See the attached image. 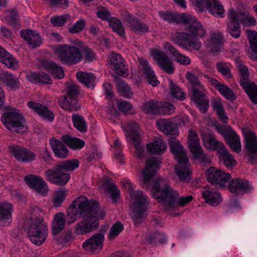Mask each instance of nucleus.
Returning a JSON list of instances; mask_svg holds the SVG:
<instances>
[{"mask_svg": "<svg viewBox=\"0 0 257 257\" xmlns=\"http://www.w3.org/2000/svg\"><path fill=\"white\" fill-rule=\"evenodd\" d=\"M160 162L155 157L148 159L142 171L143 180L146 187L152 188L153 197L161 203L167 210L178 206L184 207L192 199V195L180 197L177 191L169 185L167 180L160 177L152 181L156 172L160 168Z\"/></svg>", "mask_w": 257, "mask_h": 257, "instance_id": "obj_1", "label": "nucleus"}, {"mask_svg": "<svg viewBox=\"0 0 257 257\" xmlns=\"http://www.w3.org/2000/svg\"><path fill=\"white\" fill-rule=\"evenodd\" d=\"M78 215L83 220L76 224L74 232L77 235H84L98 227V220L105 217V212L100 209L96 201L81 196L67 211L68 223H73Z\"/></svg>", "mask_w": 257, "mask_h": 257, "instance_id": "obj_2", "label": "nucleus"}, {"mask_svg": "<svg viewBox=\"0 0 257 257\" xmlns=\"http://www.w3.org/2000/svg\"><path fill=\"white\" fill-rule=\"evenodd\" d=\"M79 164V161L76 159L58 162L44 172L46 179L54 184L64 186L70 179V175L67 172L77 168Z\"/></svg>", "mask_w": 257, "mask_h": 257, "instance_id": "obj_3", "label": "nucleus"}, {"mask_svg": "<svg viewBox=\"0 0 257 257\" xmlns=\"http://www.w3.org/2000/svg\"><path fill=\"white\" fill-rule=\"evenodd\" d=\"M124 187L128 191L133 201V215L132 216L136 225L141 224L144 218L145 212L148 205V196L141 191H135L132 184L128 180L122 182Z\"/></svg>", "mask_w": 257, "mask_h": 257, "instance_id": "obj_4", "label": "nucleus"}, {"mask_svg": "<svg viewBox=\"0 0 257 257\" xmlns=\"http://www.w3.org/2000/svg\"><path fill=\"white\" fill-rule=\"evenodd\" d=\"M186 78L192 85L191 99L195 102L202 113H205L209 108V100L206 97V89L198 78L193 73L188 72Z\"/></svg>", "mask_w": 257, "mask_h": 257, "instance_id": "obj_5", "label": "nucleus"}, {"mask_svg": "<svg viewBox=\"0 0 257 257\" xmlns=\"http://www.w3.org/2000/svg\"><path fill=\"white\" fill-rule=\"evenodd\" d=\"M26 230L31 241L37 245L43 243L48 235L47 226L41 216L31 218L28 221Z\"/></svg>", "mask_w": 257, "mask_h": 257, "instance_id": "obj_6", "label": "nucleus"}, {"mask_svg": "<svg viewBox=\"0 0 257 257\" xmlns=\"http://www.w3.org/2000/svg\"><path fill=\"white\" fill-rule=\"evenodd\" d=\"M74 45H63L57 50V55L62 64L72 66L80 62L83 59L81 46L82 42L77 41Z\"/></svg>", "mask_w": 257, "mask_h": 257, "instance_id": "obj_7", "label": "nucleus"}, {"mask_svg": "<svg viewBox=\"0 0 257 257\" xmlns=\"http://www.w3.org/2000/svg\"><path fill=\"white\" fill-rule=\"evenodd\" d=\"M1 120L4 126L13 132H25V119L20 111L14 107H9L2 115Z\"/></svg>", "mask_w": 257, "mask_h": 257, "instance_id": "obj_8", "label": "nucleus"}, {"mask_svg": "<svg viewBox=\"0 0 257 257\" xmlns=\"http://www.w3.org/2000/svg\"><path fill=\"white\" fill-rule=\"evenodd\" d=\"M244 146L245 150V159L252 165L257 164V137L254 132L249 129L242 131Z\"/></svg>", "mask_w": 257, "mask_h": 257, "instance_id": "obj_9", "label": "nucleus"}, {"mask_svg": "<svg viewBox=\"0 0 257 257\" xmlns=\"http://www.w3.org/2000/svg\"><path fill=\"white\" fill-rule=\"evenodd\" d=\"M171 40L179 47L188 49L198 51L202 45L201 41L197 36H192L186 32H175L171 35Z\"/></svg>", "mask_w": 257, "mask_h": 257, "instance_id": "obj_10", "label": "nucleus"}, {"mask_svg": "<svg viewBox=\"0 0 257 257\" xmlns=\"http://www.w3.org/2000/svg\"><path fill=\"white\" fill-rule=\"evenodd\" d=\"M237 68L240 74L239 83L247 93L251 101L257 104V85L249 79L248 68L243 64H238Z\"/></svg>", "mask_w": 257, "mask_h": 257, "instance_id": "obj_11", "label": "nucleus"}, {"mask_svg": "<svg viewBox=\"0 0 257 257\" xmlns=\"http://www.w3.org/2000/svg\"><path fill=\"white\" fill-rule=\"evenodd\" d=\"M181 18L182 23L190 35L199 38H202L206 35V30L196 18L186 13L182 14Z\"/></svg>", "mask_w": 257, "mask_h": 257, "instance_id": "obj_12", "label": "nucleus"}, {"mask_svg": "<svg viewBox=\"0 0 257 257\" xmlns=\"http://www.w3.org/2000/svg\"><path fill=\"white\" fill-rule=\"evenodd\" d=\"M206 175L207 181L218 188L226 187L231 178L229 173L223 172L214 167H211L207 170Z\"/></svg>", "mask_w": 257, "mask_h": 257, "instance_id": "obj_13", "label": "nucleus"}, {"mask_svg": "<svg viewBox=\"0 0 257 257\" xmlns=\"http://www.w3.org/2000/svg\"><path fill=\"white\" fill-rule=\"evenodd\" d=\"M152 55L162 70L168 74L174 73V64L165 52L161 50H155L152 53Z\"/></svg>", "mask_w": 257, "mask_h": 257, "instance_id": "obj_14", "label": "nucleus"}, {"mask_svg": "<svg viewBox=\"0 0 257 257\" xmlns=\"http://www.w3.org/2000/svg\"><path fill=\"white\" fill-rule=\"evenodd\" d=\"M24 179L30 187L35 189L40 194L45 195L48 193V185L41 177L30 174L26 176Z\"/></svg>", "mask_w": 257, "mask_h": 257, "instance_id": "obj_15", "label": "nucleus"}, {"mask_svg": "<svg viewBox=\"0 0 257 257\" xmlns=\"http://www.w3.org/2000/svg\"><path fill=\"white\" fill-rule=\"evenodd\" d=\"M104 235L101 233H96L87 239L82 245L84 250L96 253L99 252L103 247Z\"/></svg>", "mask_w": 257, "mask_h": 257, "instance_id": "obj_16", "label": "nucleus"}, {"mask_svg": "<svg viewBox=\"0 0 257 257\" xmlns=\"http://www.w3.org/2000/svg\"><path fill=\"white\" fill-rule=\"evenodd\" d=\"M228 187L230 192L235 196L250 192L252 188L248 180L241 178L232 180Z\"/></svg>", "mask_w": 257, "mask_h": 257, "instance_id": "obj_17", "label": "nucleus"}, {"mask_svg": "<svg viewBox=\"0 0 257 257\" xmlns=\"http://www.w3.org/2000/svg\"><path fill=\"white\" fill-rule=\"evenodd\" d=\"M174 166V170L179 180L183 182L188 183L192 178V170L188 160L178 162Z\"/></svg>", "mask_w": 257, "mask_h": 257, "instance_id": "obj_18", "label": "nucleus"}, {"mask_svg": "<svg viewBox=\"0 0 257 257\" xmlns=\"http://www.w3.org/2000/svg\"><path fill=\"white\" fill-rule=\"evenodd\" d=\"M13 156L22 162H31L36 159V154L24 147L13 146L11 147Z\"/></svg>", "mask_w": 257, "mask_h": 257, "instance_id": "obj_19", "label": "nucleus"}, {"mask_svg": "<svg viewBox=\"0 0 257 257\" xmlns=\"http://www.w3.org/2000/svg\"><path fill=\"white\" fill-rule=\"evenodd\" d=\"M168 142L171 152L177 162L188 160L187 153L183 146L175 137L169 139Z\"/></svg>", "mask_w": 257, "mask_h": 257, "instance_id": "obj_20", "label": "nucleus"}, {"mask_svg": "<svg viewBox=\"0 0 257 257\" xmlns=\"http://www.w3.org/2000/svg\"><path fill=\"white\" fill-rule=\"evenodd\" d=\"M234 14V10L230 9L228 10V18L229 22L227 25V32L234 38H238L240 36L241 29L239 21Z\"/></svg>", "mask_w": 257, "mask_h": 257, "instance_id": "obj_21", "label": "nucleus"}, {"mask_svg": "<svg viewBox=\"0 0 257 257\" xmlns=\"http://www.w3.org/2000/svg\"><path fill=\"white\" fill-rule=\"evenodd\" d=\"M125 130L127 132V137L132 141L137 149L140 151L137 155L139 158H141L142 156V153L141 152L142 150H139L138 146L140 139L139 124L133 121H130L126 124Z\"/></svg>", "mask_w": 257, "mask_h": 257, "instance_id": "obj_22", "label": "nucleus"}, {"mask_svg": "<svg viewBox=\"0 0 257 257\" xmlns=\"http://www.w3.org/2000/svg\"><path fill=\"white\" fill-rule=\"evenodd\" d=\"M223 39V34L221 32H211L209 38L206 40V45L212 52L218 53L220 51L222 47Z\"/></svg>", "mask_w": 257, "mask_h": 257, "instance_id": "obj_23", "label": "nucleus"}, {"mask_svg": "<svg viewBox=\"0 0 257 257\" xmlns=\"http://www.w3.org/2000/svg\"><path fill=\"white\" fill-rule=\"evenodd\" d=\"M140 69L143 71L148 83L153 86H156L159 81L155 74V72L151 68L149 62L144 58L139 59Z\"/></svg>", "mask_w": 257, "mask_h": 257, "instance_id": "obj_24", "label": "nucleus"}, {"mask_svg": "<svg viewBox=\"0 0 257 257\" xmlns=\"http://www.w3.org/2000/svg\"><path fill=\"white\" fill-rule=\"evenodd\" d=\"M58 104L63 110L69 112L77 111L81 107V105L76 98H72L66 95L59 97Z\"/></svg>", "mask_w": 257, "mask_h": 257, "instance_id": "obj_25", "label": "nucleus"}, {"mask_svg": "<svg viewBox=\"0 0 257 257\" xmlns=\"http://www.w3.org/2000/svg\"><path fill=\"white\" fill-rule=\"evenodd\" d=\"M27 104L30 108L34 110L43 119H46L49 121H53L54 114L46 106L33 101H28Z\"/></svg>", "mask_w": 257, "mask_h": 257, "instance_id": "obj_26", "label": "nucleus"}, {"mask_svg": "<svg viewBox=\"0 0 257 257\" xmlns=\"http://www.w3.org/2000/svg\"><path fill=\"white\" fill-rule=\"evenodd\" d=\"M49 144L56 157L63 159L68 155V149L60 141L53 137L49 139Z\"/></svg>", "mask_w": 257, "mask_h": 257, "instance_id": "obj_27", "label": "nucleus"}, {"mask_svg": "<svg viewBox=\"0 0 257 257\" xmlns=\"http://www.w3.org/2000/svg\"><path fill=\"white\" fill-rule=\"evenodd\" d=\"M21 37L27 42L32 48H36L40 46L42 40L36 31L30 30H24L21 31Z\"/></svg>", "mask_w": 257, "mask_h": 257, "instance_id": "obj_28", "label": "nucleus"}, {"mask_svg": "<svg viewBox=\"0 0 257 257\" xmlns=\"http://www.w3.org/2000/svg\"><path fill=\"white\" fill-rule=\"evenodd\" d=\"M0 84L6 85L12 89H16L19 87L20 84L16 76L2 69H0Z\"/></svg>", "mask_w": 257, "mask_h": 257, "instance_id": "obj_29", "label": "nucleus"}, {"mask_svg": "<svg viewBox=\"0 0 257 257\" xmlns=\"http://www.w3.org/2000/svg\"><path fill=\"white\" fill-rule=\"evenodd\" d=\"M158 129L166 135L175 136L178 134V129L175 123L166 119H160L156 122Z\"/></svg>", "mask_w": 257, "mask_h": 257, "instance_id": "obj_30", "label": "nucleus"}, {"mask_svg": "<svg viewBox=\"0 0 257 257\" xmlns=\"http://www.w3.org/2000/svg\"><path fill=\"white\" fill-rule=\"evenodd\" d=\"M206 4L205 9H207L215 17L223 18L224 17L225 10L219 0H208Z\"/></svg>", "mask_w": 257, "mask_h": 257, "instance_id": "obj_31", "label": "nucleus"}, {"mask_svg": "<svg viewBox=\"0 0 257 257\" xmlns=\"http://www.w3.org/2000/svg\"><path fill=\"white\" fill-rule=\"evenodd\" d=\"M203 198L205 201L211 206H216L221 201L220 193L213 189L207 187L202 192Z\"/></svg>", "mask_w": 257, "mask_h": 257, "instance_id": "obj_32", "label": "nucleus"}, {"mask_svg": "<svg viewBox=\"0 0 257 257\" xmlns=\"http://www.w3.org/2000/svg\"><path fill=\"white\" fill-rule=\"evenodd\" d=\"M218 153L219 161L225 167L231 169L237 165L236 160L234 159V157L228 152L225 147L221 149Z\"/></svg>", "mask_w": 257, "mask_h": 257, "instance_id": "obj_33", "label": "nucleus"}, {"mask_svg": "<svg viewBox=\"0 0 257 257\" xmlns=\"http://www.w3.org/2000/svg\"><path fill=\"white\" fill-rule=\"evenodd\" d=\"M202 138L205 147L211 150H216L218 153L225 147L222 142L217 140L211 134L203 135Z\"/></svg>", "mask_w": 257, "mask_h": 257, "instance_id": "obj_34", "label": "nucleus"}, {"mask_svg": "<svg viewBox=\"0 0 257 257\" xmlns=\"http://www.w3.org/2000/svg\"><path fill=\"white\" fill-rule=\"evenodd\" d=\"M27 79L34 83L51 84L52 80L50 76L43 72H33L26 75Z\"/></svg>", "mask_w": 257, "mask_h": 257, "instance_id": "obj_35", "label": "nucleus"}, {"mask_svg": "<svg viewBox=\"0 0 257 257\" xmlns=\"http://www.w3.org/2000/svg\"><path fill=\"white\" fill-rule=\"evenodd\" d=\"M43 66L54 77L59 79L64 77V72L62 67L55 62L46 60L43 61Z\"/></svg>", "mask_w": 257, "mask_h": 257, "instance_id": "obj_36", "label": "nucleus"}, {"mask_svg": "<svg viewBox=\"0 0 257 257\" xmlns=\"http://www.w3.org/2000/svg\"><path fill=\"white\" fill-rule=\"evenodd\" d=\"M12 205L6 202H0V222H4L5 225H9L11 221Z\"/></svg>", "mask_w": 257, "mask_h": 257, "instance_id": "obj_37", "label": "nucleus"}, {"mask_svg": "<svg viewBox=\"0 0 257 257\" xmlns=\"http://www.w3.org/2000/svg\"><path fill=\"white\" fill-rule=\"evenodd\" d=\"M167 148L165 142L162 139L158 138L154 142L147 145L148 151L154 155H161L163 154Z\"/></svg>", "mask_w": 257, "mask_h": 257, "instance_id": "obj_38", "label": "nucleus"}, {"mask_svg": "<svg viewBox=\"0 0 257 257\" xmlns=\"http://www.w3.org/2000/svg\"><path fill=\"white\" fill-rule=\"evenodd\" d=\"M165 49L170 53L174 57L176 61L180 64L187 65L191 63L190 59L186 56H185L178 52L174 47L169 43H166L164 46Z\"/></svg>", "mask_w": 257, "mask_h": 257, "instance_id": "obj_39", "label": "nucleus"}, {"mask_svg": "<svg viewBox=\"0 0 257 257\" xmlns=\"http://www.w3.org/2000/svg\"><path fill=\"white\" fill-rule=\"evenodd\" d=\"M234 14L236 17L244 26H251L256 25V20L255 18L249 13L246 12H240L234 10Z\"/></svg>", "mask_w": 257, "mask_h": 257, "instance_id": "obj_40", "label": "nucleus"}, {"mask_svg": "<svg viewBox=\"0 0 257 257\" xmlns=\"http://www.w3.org/2000/svg\"><path fill=\"white\" fill-rule=\"evenodd\" d=\"M225 141L232 150L237 153L241 151V144L239 136L233 131L225 139Z\"/></svg>", "mask_w": 257, "mask_h": 257, "instance_id": "obj_41", "label": "nucleus"}, {"mask_svg": "<svg viewBox=\"0 0 257 257\" xmlns=\"http://www.w3.org/2000/svg\"><path fill=\"white\" fill-rule=\"evenodd\" d=\"M76 77L80 82L83 83L87 87L94 88L95 77L93 74L78 71L76 73Z\"/></svg>", "mask_w": 257, "mask_h": 257, "instance_id": "obj_42", "label": "nucleus"}, {"mask_svg": "<svg viewBox=\"0 0 257 257\" xmlns=\"http://www.w3.org/2000/svg\"><path fill=\"white\" fill-rule=\"evenodd\" d=\"M66 223V216L63 213H58L55 214L53 222V233L54 234H58L65 227Z\"/></svg>", "mask_w": 257, "mask_h": 257, "instance_id": "obj_43", "label": "nucleus"}, {"mask_svg": "<svg viewBox=\"0 0 257 257\" xmlns=\"http://www.w3.org/2000/svg\"><path fill=\"white\" fill-rule=\"evenodd\" d=\"M62 141L70 148L74 150L82 148L85 144L83 141L77 138H71L69 135H63L61 138Z\"/></svg>", "mask_w": 257, "mask_h": 257, "instance_id": "obj_44", "label": "nucleus"}, {"mask_svg": "<svg viewBox=\"0 0 257 257\" xmlns=\"http://www.w3.org/2000/svg\"><path fill=\"white\" fill-rule=\"evenodd\" d=\"M166 241L165 235L160 231L150 233L146 236L145 239L146 243L155 245L158 243H164Z\"/></svg>", "mask_w": 257, "mask_h": 257, "instance_id": "obj_45", "label": "nucleus"}, {"mask_svg": "<svg viewBox=\"0 0 257 257\" xmlns=\"http://www.w3.org/2000/svg\"><path fill=\"white\" fill-rule=\"evenodd\" d=\"M72 121L74 127L81 133H84L87 130V125L84 117L81 114L74 113L72 115Z\"/></svg>", "mask_w": 257, "mask_h": 257, "instance_id": "obj_46", "label": "nucleus"}, {"mask_svg": "<svg viewBox=\"0 0 257 257\" xmlns=\"http://www.w3.org/2000/svg\"><path fill=\"white\" fill-rule=\"evenodd\" d=\"M116 87L121 96L126 98H131L133 97V92L132 89L124 81L118 80L116 82Z\"/></svg>", "mask_w": 257, "mask_h": 257, "instance_id": "obj_47", "label": "nucleus"}, {"mask_svg": "<svg viewBox=\"0 0 257 257\" xmlns=\"http://www.w3.org/2000/svg\"><path fill=\"white\" fill-rule=\"evenodd\" d=\"M158 107L159 101L151 99L143 103L142 110L147 114H159Z\"/></svg>", "mask_w": 257, "mask_h": 257, "instance_id": "obj_48", "label": "nucleus"}, {"mask_svg": "<svg viewBox=\"0 0 257 257\" xmlns=\"http://www.w3.org/2000/svg\"><path fill=\"white\" fill-rule=\"evenodd\" d=\"M212 105L219 119L225 122L228 119V117L226 114L221 100L219 99H214L212 101Z\"/></svg>", "mask_w": 257, "mask_h": 257, "instance_id": "obj_49", "label": "nucleus"}, {"mask_svg": "<svg viewBox=\"0 0 257 257\" xmlns=\"http://www.w3.org/2000/svg\"><path fill=\"white\" fill-rule=\"evenodd\" d=\"M158 14L161 19L164 21H166L169 23H182V14L179 15L177 14H173L172 12L169 11H160Z\"/></svg>", "mask_w": 257, "mask_h": 257, "instance_id": "obj_50", "label": "nucleus"}, {"mask_svg": "<svg viewBox=\"0 0 257 257\" xmlns=\"http://www.w3.org/2000/svg\"><path fill=\"white\" fill-rule=\"evenodd\" d=\"M104 191L108 193L113 203H116L120 198V191L113 183L108 184Z\"/></svg>", "mask_w": 257, "mask_h": 257, "instance_id": "obj_51", "label": "nucleus"}, {"mask_svg": "<svg viewBox=\"0 0 257 257\" xmlns=\"http://www.w3.org/2000/svg\"><path fill=\"white\" fill-rule=\"evenodd\" d=\"M169 89L172 96L178 100H183L185 98V94L183 90L170 79Z\"/></svg>", "mask_w": 257, "mask_h": 257, "instance_id": "obj_52", "label": "nucleus"}, {"mask_svg": "<svg viewBox=\"0 0 257 257\" xmlns=\"http://www.w3.org/2000/svg\"><path fill=\"white\" fill-rule=\"evenodd\" d=\"M108 25L114 32H116L119 36H123L124 34V28L120 21L115 17H111L108 21Z\"/></svg>", "mask_w": 257, "mask_h": 257, "instance_id": "obj_53", "label": "nucleus"}, {"mask_svg": "<svg viewBox=\"0 0 257 257\" xmlns=\"http://www.w3.org/2000/svg\"><path fill=\"white\" fill-rule=\"evenodd\" d=\"M218 91L227 100L232 101L236 99V96L233 90L224 84L218 88Z\"/></svg>", "mask_w": 257, "mask_h": 257, "instance_id": "obj_54", "label": "nucleus"}, {"mask_svg": "<svg viewBox=\"0 0 257 257\" xmlns=\"http://www.w3.org/2000/svg\"><path fill=\"white\" fill-rule=\"evenodd\" d=\"M120 15L121 20L127 24V26L130 27L131 29L139 19L133 14L125 10H121Z\"/></svg>", "mask_w": 257, "mask_h": 257, "instance_id": "obj_55", "label": "nucleus"}, {"mask_svg": "<svg viewBox=\"0 0 257 257\" xmlns=\"http://www.w3.org/2000/svg\"><path fill=\"white\" fill-rule=\"evenodd\" d=\"M159 114H171L174 112L175 107L169 102H159Z\"/></svg>", "mask_w": 257, "mask_h": 257, "instance_id": "obj_56", "label": "nucleus"}, {"mask_svg": "<svg viewBox=\"0 0 257 257\" xmlns=\"http://www.w3.org/2000/svg\"><path fill=\"white\" fill-rule=\"evenodd\" d=\"M67 194V190L64 188L61 189L60 190L56 191L53 199L54 206H60L64 200Z\"/></svg>", "mask_w": 257, "mask_h": 257, "instance_id": "obj_57", "label": "nucleus"}, {"mask_svg": "<svg viewBox=\"0 0 257 257\" xmlns=\"http://www.w3.org/2000/svg\"><path fill=\"white\" fill-rule=\"evenodd\" d=\"M123 229V224L120 222H116L111 227L109 231L108 238L110 240H113Z\"/></svg>", "mask_w": 257, "mask_h": 257, "instance_id": "obj_58", "label": "nucleus"}, {"mask_svg": "<svg viewBox=\"0 0 257 257\" xmlns=\"http://www.w3.org/2000/svg\"><path fill=\"white\" fill-rule=\"evenodd\" d=\"M81 49L83 58L84 57L85 61L91 62L93 60L96 59V54L95 52L87 46L84 45L83 43L82 44H81Z\"/></svg>", "mask_w": 257, "mask_h": 257, "instance_id": "obj_59", "label": "nucleus"}, {"mask_svg": "<svg viewBox=\"0 0 257 257\" xmlns=\"http://www.w3.org/2000/svg\"><path fill=\"white\" fill-rule=\"evenodd\" d=\"M69 18V15L54 16L51 18L50 22L55 27H61L67 22Z\"/></svg>", "mask_w": 257, "mask_h": 257, "instance_id": "obj_60", "label": "nucleus"}, {"mask_svg": "<svg viewBox=\"0 0 257 257\" xmlns=\"http://www.w3.org/2000/svg\"><path fill=\"white\" fill-rule=\"evenodd\" d=\"M246 33L250 43L251 49L253 52L257 53V32L247 30Z\"/></svg>", "mask_w": 257, "mask_h": 257, "instance_id": "obj_61", "label": "nucleus"}, {"mask_svg": "<svg viewBox=\"0 0 257 257\" xmlns=\"http://www.w3.org/2000/svg\"><path fill=\"white\" fill-rule=\"evenodd\" d=\"M1 61L9 68H13L14 69L17 67V61L9 53L7 54Z\"/></svg>", "mask_w": 257, "mask_h": 257, "instance_id": "obj_62", "label": "nucleus"}, {"mask_svg": "<svg viewBox=\"0 0 257 257\" xmlns=\"http://www.w3.org/2000/svg\"><path fill=\"white\" fill-rule=\"evenodd\" d=\"M131 30L138 33H146L149 32V28L146 24L138 19Z\"/></svg>", "mask_w": 257, "mask_h": 257, "instance_id": "obj_63", "label": "nucleus"}, {"mask_svg": "<svg viewBox=\"0 0 257 257\" xmlns=\"http://www.w3.org/2000/svg\"><path fill=\"white\" fill-rule=\"evenodd\" d=\"M7 22L10 25H16L19 23V16L16 10H13L9 11L6 18Z\"/></svg>", "mask_w": 257, "mask_h": 257, "instance_id": "obj_64", "label": "nucleus"}]
</instances>
